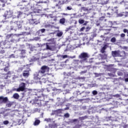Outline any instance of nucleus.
<instances>
[{
	"instance_id": "423d86ee",
	"label": "nucleus",
	"mask_w": 128,
	"mask_h": 128,
	"mask_svg": "<svg viewBox=\"0 0 128 128\" xmlns=\"http://www.w3.org/2000/svg\"><path fill=\"white\" fill-rule=\"evenodd\" d=\"M4 43H5V40L1 41L0 42V54H4L6 52V51L4 50Z\"/></svg>"
},
{
	"instance_id": "c756f323",
	"label": "nucleus",
	"mask_w": 128,
	"mask_h": 128,
	"mask_svg": "<svg viewBox=\"0 0 128 128\" xmlns=\"http://www.w3.org/2000/svg\"><path fill=\"white\" fill-rule=\"evenodd\" d=\"M104 18H106V17L104 16H102V17H100L99 18V20H100L101 22H102V20H104Z\"/></svg>"
},
{
	"instance_id": "37998d69",
	"label": "nucleus",
	"mask_w": 128,
	"mask_h": 128,
	"mask_svg": "<svg viewBox=\"0 0 128 128\" xmlns=\"http://www.w3.org/2000/svg\"><path fill=\"white\" fill-rule=\"evenodd\" d=\"M7 76H8V75H10L12 74V72L10 71H8L6 74Z\"/></svg>"
},
{
	"instance_id": "69168bd1",
	"label": "nucleus",
	"mask_w": 128,
	"mask_h": 128,
	"mask_svg": "<svg viewBox=\"0 0 128 128\" xmlns=\"http://www.w3.org/2000/svg\"><path fill=\"white\" fill-rule=\"evenodd\" d=\"M2 28V25H0V28Z\"/></svg>"
},
{
	"instance_id": "4d7b16f0",
	"label": "nucleus",
	"mask_w": 128,
	"mask_h": 128,
	"mask_svg": "<svg viewBox=\"0 0 128 128\" xmlns=\"http://www.w3.org/2000/svg\"><path fill=\"white\" fill-rule=\"evenodd\" d=\"M57 20L56 18L54 19V22H56Z\"/></svg>"
},
{
	"instance_id": "e2e57ef3",
	"label": "nucleus",
	"mask_w": 128,
	"mask_h": 128,
	"mask_svg": "<svg viewBox=\"0 0 128 128\" xmlns=\"http://www.w3.org/2000/svg\"><path fill=\"white\" fill-rule=\"evenodd\" d=\"M58 110H60V112H62V110L59 109Z\"/></svg>"
},
{
	"instance_id": "cd10ccee",
	"label": "nucleus",
	"mask_w": 128,
	"mask_h": 128,
	"mask_svg": "<svg viewBox=\"0 0 128 128\" xmlns=\"http://www.w3.org/2000/svg\"><path fill=\"white\" fill-rule=\"evenodd\" d=\"M67 10H72V6H68L66 7Z\"/></svg>"
},
{
	"instance_id": "0e129e2a",
	"label": "nucleus",
	"mask_w": 128,
	"mask_h": 128,
	"mask_svg": "<svg viewBox=\"0 0 128 128\" xmlns=\"http://www.w3.org/2000/svg\"><path fill=\"white\" fill-rule=\"evenodd\" d=\"M22 14V12H20V14Z\"/></svg>"
},
{
	"instance_id": "72a5a7b5",
	"label": "nucleus",
	"mask_w": 128,
	"mask_h": 128,
	"mask_svg": "<svg viewBox=\"0 0 128 128\" xmlns=\"http://www.w3.org/2000/svg\"><path fill=\"white\" fill-rule=\"evenodd\" d=\"M81 10H84V12H86V10H88V8H86L85 7H82Z\"/></svg>"
},
{
	"instance_id": "412c9836",
	"label": "nucleus",
	"mask_w": 128,
	"mask_h": 128,
	"mask_svg": "<svg viewBox=\"0 0 128 128\" xmlns=\"http://www.w3.org/2000/svg\"><path fill=\"white\" fill-rule=\"evenodd\" d=\"M30 24H34V19H30L29 20Z\"/></svg>"
},
{
	"instance_id": "f257e3e1",
	"label": "nucleus",
	"mask_w": 128,
	"mask_h": 128,
	"mask_svg": "<svg viewBox=\"0 0 128 128\" xmlns=\"http://www.w3.org/2000/svg\"><path fill=\"white\" fill-rule=\"evenodd\" d=\"M10 30H14V32H16L18 29L20 30V28H22V24H20V22L18 21L14 22V21H11L10 22Z\"/></svg>"
},
{
	"instance_id": "e433bc0d",
	"label": "nucleus",
	"mask_w": 128,
	"mask_h": 128,
	"mask_svg": "<svg viewBox=\"0 0 128 128\" xmlns=\"http://www.w3.org/2000/svg\"><path fill=\"white\" fill-rule=\"evenodd\" d=\"M62 58H68V55L66 54V55H62Z\"/></svg>"
},
{
	"instance_id": "a211bd4d",
	"label": "nucleus",
	"mask_w": 128,
	"mask_h": 128,
	"mask_svg": "<svg viewBox=\"0 0 128 128\" xmlns=\"http://www.w3.org/2000/svg\"><path fill=\"white\" fill-rule=\"evenodd\" d=\"M66 22V18H60V24H64Z\"/></svg>"
},
{
	"instance_id": "6e6552de",
	"label": "nucleus",
	"mask_w": 128,
	"mask_h": 128,
	"mask_svg": "<svg viewBox=\"0 0 128 128\" xmlns=\"http://www.w3.org/2000/svg\"><path fill=\"white\" fill-rule=\"evenodd\" d=\"M112 54L113 58H118L120 56V50L112 51Z\"/></svg>"
},
{
	"instance_id": "338daca9",
	"label": "nucleus",
	"mask_w": 128,
	"mask_h": 128,
	"mask_svg": "<svg viewBox=\"0 0 128 128\" xmlns=\"http://www.w3.org/2000/svg\"><path fill=\"white\" fill-rule=\"evenodd\" d=\"M127 76H128V74H127Z\"/></svg>"
},
{
	"instance_id": "a19ab883",
	"label": "nucleus",
	"mask_w": 128,
	"mask_h": 128,
	"mask_svg": "<svg viewBox=\"0 0 128 128\" xmlns=\"http://www.w3.org/2000/svg\"><path fill=\"white\" fill-rule=\"evenodd\" d=\"M78 119H74L72 120V122H78Z\"/></svg>"
},
{
	"instance_id": "de8ad7c7",
	"label": "nucleus",
	"mask_w": 128,
	"mask_h": 128,
	"mask_svg": "<svg viewBox=\"0 0 128 128\" xmlns=\"http://www.w3.org/2000/svg\"><path fill=\"white\" fill-rule=\"evenodd\" d=\"M62 16H68V14L66 13H62Z\"/></svg>"
},
{
	"instance_id": "052dcab7",
	"label": "nucleus",
	"mask_w": 128,
	"mask_h": 128,
	"mask_svg": "<svg viewBox=\"0 0 128 128\" xmlns=\"http://www.w3.org/2000/svg\"><path fill=\"white\" fill-rule=\"evenodd\" d=\"M84 26H86V23H84Z\"/></svg>"
},
{
	"instance_id": "4468645a",
	"label": "nucleus",
	"mask_w": 128,
	"mask_h": 128,
	"mask_svg": "<svg viewBox=\"0 0 128 128\" xmlns=\"http://www.w3.org/2000/svg\"><path fill=\"white\" fill-rule=\"evenodd\" d=\"M12 106H14V102H8L6 104V106H7V108H11Z\"/></svg>"
},
{
	"instance_id": "aec40b11",
	"label": "nucleus",
	"mask_w": 128,
	"mask_h": 128,
	"mask_svg": "<svg viewBox=\"0 0 128 128\" xmlns=\"http://www.w3.org/2000/svg\"><path fill=\"white\" fill-rule=\"evenodd\" d=\"M40 124V120H36L34 121V126H38V124Z\"/></svg>"
},
{
	"instance_id": "bb28decb",
	"label": "nucleus",
	"mask_w": 128,
	"mask_h": 128,
	"mask_svg": "<svg viewBox=\"0 0 128 128\" xmlns=\"http://www.w3.org/2000/svg\"><path fill=\"white\" fill-rule=\"evenodd\" d=\"M92 94L94 96H96L98 94V91L94 90L92 91Z\"/></svg>"
},
{
	"instance_id": "58836bf2",
	"label": "nucleus",
	"mask_w": 128,
	"mask_h": 128,
	"mask_svg": "<svg viewBox=\"0 0 128 128\" xmlns=\"http://www.w3.org/2000/svg\"><path fill=\"white\" fill-rule=\"evenodd\" d=\"M8 124V120H4V124Z\"/></svg>"
},
{
	"instance_id": "f3484780",
	"label": "nucleus",
	"mask_w": 128,
	"mask_h": 128,
	"mask_svg": "<svg viewBox=\"0 0 128 128\" xmlns=\"http://www.w3.org/2000/svg\"><path fill=\"white\" fill-rule=\"evenodd\" d=\"M13 98H15V100H18V98H20V95H18V93H15L13 95Z\"/></svg>"
},
{
	"instance_id": "864d4df0",
	"label": "nucleus",
	"mask_w": 128,
	"mask_h": 128,
	"mask_svg": "<svg viewBox=\"0 0 128 128\" xmlns=\"http://www.w3.org/2000/svg\"><path fill=\"white\" fill-rule=\"evenodd\" d=\"M75 126H78V128H80V126H82V125H80V124H77Z\"/></svg>"
},
{
	"instance_id": "9b49d317",
	"label": "nucleus",
	"mask_w": 128,
	"mask_h": 128,
	"mask_svg": "<svg viewBox=\"0 0 128 128\" xmlns=\"http://www.w3.org/2000/svg\"><path fill=\"white\" fill-rule=\"evenodd\" d=\"M8 102V97L4 98L2 96H0V104H6Z\"/></svg>"
},
{
	"instance_id": "8fccbe9b",
	"label": "nucleus",
	"mask_w": 128,
	"mask_h": 128,
	"mask_svg": "<svg viewBox=\"0 0 128 128\" xmlns=\"http://www.w3.org/2000/svg\"><path fill=\"white\" fill-rule=\"evenodd\" d=\"M8 76H6V77H4V80H8Z\"/></svg>"
},
{
	"instance_id": "774afa93",
	"label": "nucleus",
	"mask_w": 128,
	"mask_h": 128,
	"mask_svg": "<svg viewBox=\"0 0 128 128\" xmlns=\"http://www.w3.org/2000/svg\"><path fill=\"white\" fill-rule=\"evenodd\" d=\"M49 44H50V43Z\"/></svg>"
},
{
	"instance_id": "c9c22d12",
	"label": "nucleus",
	"mask_w": 128,
	"mask_h": 128,
	"mask_svg": "<svg viewBox=\"0 0 128 128\" xmlns=\"http://www.w3.org/2000/svg\"><path fill=\"white\" fill-rule=\"evenodd\" d=\"M120 36L121 38H124V36H126V34H124V33H122L120 35Z\"/></svg>"
},
{
	"instance_id": "4be33fe9",
	"label": "nucleus",
	"mask_w": 128,
	"mask_h": 128,
	"mask_svg": "<svg viewBox=\"0 0 128 128\" xmlns=\"http://www.w3.org/2000/svg\"><path fill=\"white\" fill-rule=\"evenodd\" d=\"M46 50H52V48L51 47V46H50L48 44H46Z\"/></svg>"
},
{
	"instance_id": "a878e982",
	"label": "nucleus",
	"mask_w": 128,
	"mask_h": 128,
	"mask_svg": "<svg viewBox=\"0 0 128 128\" xmlns=\"http://www.w3.org/2000/svg\"><path fill=\"white\" fill-rule=\"evenodd\" d=\"M111 42H116V38H112L110 40Z\"/></svg>"
},
{
	"instance_id": "b1692460",
	"label": "nucleus",
	"mask_w": 128,
	"mask_h": 128,
	"mask_svg": "<svg viewBox=\"0 0 128 128\" xmlns=\"http://www.w3.org/2000/svg\"><path fill=\"white\" fill-rule=\"evenodd\" d=\"M10 66H7L6 67L4 68V72H8V70H10Z\"/></svg>"
},
{
	"instance_id": "ddd939ff",
	"label": "nucleus",
	"mask_w": 128,
	"mask_h": 128,
	"mask_svg": "<svg viewBox=\"0 0 128 128\" xmlns=\"http://www.w3.org/2000/svg\"><path fill=\"white\" fill-rule=\"evenodd\" d=\"M28 66V64L24 65L23 66L19 68L18 69V72H22L24 70H26Z\"/></svg>"
},
{
	"instance_id": "2f4dec72",
	"label": "nucleus",
	"mask_w": 128,
	"mask_h": 128,
	"mask_svg": "<svg viewBox=\"0 0 128 128\" xmlns=\"http://www.w3.org/2000/svg\"><path fill=\"white\" fill-rule=\"evenodd\" d=\"M64 116L66 118H70V114L68 113H66L64 114Z\"/></svg>"
},
{
	"instance_id": "c85d7f7f",
	"label": "nucleus",
	"mask_w": 128,
	"mask_h": 128,
	"mask_svg": "<svg viewBox=\"0 0 128 128\" xmlns=\"http://www.w3.org/2000/svg\"><path fill=\"white\" fill-rule=\"evenodd\" d=\"M14 34H8L6 36V38H12V36H13Z\"/></svg>"
},
{
	"instance_id": "5701e85b",
	"label": "nucleus",
	"mask_w": 128,
	"mask_h": 128,
	"mask_svg": "<svg viewBox=\"0 0 128 128\" xmlns=\"http://www.w3.org/2000/svg\"><path fill=\"white\" fill-rule=\"evenodd\" d=\"M78 22L80 24H84V20L82 19H79Z\"/></svg>"
},
{
	"instance_id": "393cba45",
	"label": "nucleus",
	"mask_w": 128,
	"mask_h": 128,
	"mask_svg": "<svg viewBox=\"0 0 128 128\" xmlns=\"http://www.w3.org/2000/svg\"><path fill=\"white\" fill-rule=\"evenodd\" d=\"M40 24V20L34 19V24Z\"/></svg>"
},
{
	"instance_id": "ea45409f",
	"label": "nucleus",
	"mask_w": 128,
	"mask_h": 128,
	"mask_svg": "<svg viewBox=\"0 0 128 128\" xmlns=\"http://www.w3.org/2000/svg\"><path fill=\"white\" fill-rule=\"evenodd\" d=\"M118 76H122L123 74H122V72H118Z\"/></svg>"
},
{
	"instance_id": "7ed1b4c3",
	"label": "nucleus",
	"mask_w": 128,
	"mask_h": 128,
	"mask_svg": "<svg viewBox=\"0 0 128 128\" xmlns=\"http://www.w3.org/2000/svg\"><path fill=\"white\" fill-rule=\"evenodd\" d=\"M88 58V54L84 52L81 53L78 56V58H80V60H80L81 62H86Z\"/></svg>"
},
{
	"instance_id": "6e6d98bb",
	"label": "nucleus",
	"mask_w": 128,
	"mask_h": 128,
	"mask_svg": "<svg viewBox=\"0 0 128 128\" xmlns=\"http://www.w3.org/2000/svg\"><path fill=\"white\" fill-rule=\"evenodd\" d=\"M75 62H80V60H74Z\"/></svg>"
},
{
	"instance_id": "dca6fc26",
	"label": "nucleus",
	"mask_w": 128,
	"mask_h": 128,
	"mask_svg": "<svg viewBox=\"0 0 128 128\" xmlns=\"http://www.w3.org/2000/svg\"><path fill=\"white\" fill-rule=\"evenodd\" d=\"M74 28V26H70L69 28H66V32H72L74 30L72 28Z\"/></svg>"
},
{
	"instance_id": "3c124183",
	"label": "nucleus",
	"mask_w": 128,
	"mask_h": 128,
	"mask_svg": "<svg viewBox=\"0 0 128 128\" xmlns=\"http://www.w3.org/2000/svg\"><path fill=\"white\" fill-rule=\"evenodd\" d=\"M124 80H125V82H128V78H125Z\"/></svg>"
},
{
	"instance_id": "49530a36",
	"label": "nucleus",
	"mask_w": 128,
	"mask_h": 128,
	"mask_svg": "<svg viewBox=\"0 0 128 128\" xmlns=\"http://www.w3.org/2000/svg\"><path fill=\"white\" fill-rule=\"evenodd\" d=\"M34 80H40V78L38 76H34Z\"/></svg>"
},
{
	"instance_id": "4c0bfd02",
	"label": "nucleus",
	"mask_w": 128,
	"mask_h": 128,
	"mask_svg": "<svg viewBox=\"0 0 128 128\" xmlns=\"http://www.w3.org/2000/svg\"><path fill=\"white\" fill-rule=\"evenodd\" d=\"M84 30H86V27H82L80 28V32H84Z\"/></svg>"
},
{
	"instance_id": "39448f33",
	"label": "nucleus",
	"mask_w": 128,
	"mask_h": 128,
	"mask_svg": "<svg viewBox=\"0 0 128 128\" xmlns=\"http://www.w3.org/2000/svg\"><path fill=\"white\" fill-rule=\"evenodd\" d=\"M30 66H27L26 70H24L22 72V76L24 78H28L30 76Z\"/></svg>"
},
{
	"instance_id": "13d9d810",
	"label": "nucleus",
	"mask_w": 128,
	"mask_h": 128,
	"mask_svg": "<svg viewBox=\"0 0 128 128\" xmlns=\"http://www.w3.org/2000/svg\"><path fill=\"white\" fill-rule=\"evenodd\" d=\"M4 6H5L4 4H2V6L4 8Z\"/></svg>"
},
{
	"instance_id": "680f3d73",
	"label": "nucleus",
	"mask_w": 128,
	"mask_h": 128,
	"mask_svg": "<svg viewBox=\"0 0 128 128\" xmlns=\"http://www.w3.org/2000/svg\"><path fill=\"white\" fill-rule=\"evenodd\" d=\"M48 27L50 26V24H48Z\"/></svg>"
},
{
	"instance_id": "6ab92c4d",
	"label": "nucleus",
	"mask_w": 128,
	"mask_h": 128,
	"mask_svg": "<svg viewBox=\"0 0 128 128\" xmlns=\"http://www.w3.org/2000/svg\"><path fill=\"white\" fill-rule=\"evenodd\" d=\"M64 74L66 78H68V76H72V73H70V72L68 73L64 72Z\"/></svg>"
},
{
	"instance_id": "bf43d9fd",
	"label": "nucleus",
	"mask_w": 128,
	"mask_h": 128,
	"mask_svg": "<svg viewBox=\"0 0 128 128\" xmlns=\"http://www.w3.org/2000/svg\"><path fill=\"white\" fill-rule=\"evenodd\" d=\"M108 76H112V74L108 73Z\"/></svg>"
},
{
	"instance_id": "a18cd8bd",
	"label": "nucleus",
	"mask_w": 128,
	"mask_h": 128,
	"mask_svg": "<svg viewBox=\"0 0 128 128\" xmlns=\"http://www.w3.org/2000/svg\"><path fill=\"white\" fill-rule=\"evenodd\" d=\"M46 82V80L45 78H42V82Z\"/></svg>"
},
{
	"instance_id": "9d476101",
	"label": "nucleus",
	"mask_w": 128,
	"mask_h": 128,
	"mask_svg": "<svg viewBox=\"0 0 128 128\" xmlns=\"http://www.w3.org/2000/svg\"><path fill=\"white\" fill-rule=\"evenodd\" d=\"M54 2H56V6L60 8V6L64 4V0H54Z\"/></svg>"
},
{
	"instance_id": "603ef678",
	"label": "nucleus",
	"mask_w": 128,
	"mask_h": 128,
	"mask_svg": "<svg viewBox=\"0 0 128 128\" xmlns=\"http://www.w3.org/2000/svg\"><path fill=\"white\" fill-rule=\"evenodd\" d=\"M115 96H116V98H120V94H116Z\"/></svg>"
},
{
	"instance_id": "09e8293b",
	"label": "nucleus",
	"mask_w": 128,
	"mask_h": 128,
	"mask_svg": "<svg viewBox=\"0 0 128 128\" xmlns=\"http://www.w3.org/2000/svg\"><path fill=\"white\" fill-rule=\"evenodd\" d=\"M86 70H84V71L81 72L80 74H86Z\"/></svg>"
},
{
	"instance_id": "20e7f679",
	"label": "nucleus",
	"mask_w": 128,
	"mask_h": 128,
	"mask_svg": "<svg viewBox=\"0 0 128 128\" xmlns=\"http://www.w3.org/2000/svg\"><path fill=\"white\" fill-rule=\"evenodd\" d=\"M26 83L21 82L19 84V88L16 90V92H20L24 91V90H26Z\"/></svg>"
},
{
	"instance_id": "1a4fd4ad",
	"label": "nucleus",
	"mask_w": 128,
	"mask_h": 128,
	"mask_svg": "<svg viewBox=\"0 0 128 128\" xmlns=\"http://www.w3.org/2000/svg\"><path fill=\"white\" fill-rule=\"evenodd\" d=\"M4 18H10L12 16V12L11 10L6 11L4 14Z\"/></svg>"
},
{
	"instance_id": "2eb2a0df",
	"label": "nucleus",
	"mask_w": 128,
	"mask_h": 128,
	"mask_svg": "<svg viewBox=\"0 0 128 128\" xmlns=\"http://www.w3.org/2000/svg\"><path fill=\"white\" fill-rule=\"evenodd\" d=\"M106 45H104V46L102 48L100 52H102V54H104V52H106Z\"/></svg>"
},
{
	"instance_id": "c03bdc74",
	"label": "nucleus",
	"mask_w": 128,
	"mask_h": 128,
	"mask_svg": "<svg viewBox=\"0 0 128 128\" xmlns=\"http://www.w3.org/2000/svg\"><path fill=\"white\" fill-rule=\"evenodd\" d=\"M92 38H96V34H92Z\"/></svg>"
},
{
	"instance_id": "5fc2aeb1",
	"label": "nucleus",
	"mask_w": 128,
	"mask_h": 128,
	"mask_svg": "<svg viewBox=\"0 0 128 128\" xmlns=\"http://www.w3.org/2000/svg\"><path fill=\"white\" fill-rule=\"evenodd\" d=\"M10 42H14V40H11Z\"/></svg>"
},
{
	"instance_id": "79ce46f5",
	"label": "nucleus",
	"mask_w": 128,
	"mask_h": 128,
	"mask_svg": "<svg viewBox=\"0 0 128 128\" xmlns=\"http://www.w3.org/2000/svg\"><path fill=\"white\" fill-rule=\"evenodd\" d=\"M40 32H41L44 33V32H46V29H44V28L41 29Z\"/></svg>"
},
{
	"instance_id": "f704fd0d",
	"label": "nucleus",
	"mask_w": 128,
	"mask_h": 128,
	"mask_svg": "<svg viewBox=\"0 0 128 128\" xmlns=\"http://www.w3.org/2000/svg\"><path fill=\"white\" fill-rule=\"evenodd\" d=\"M26 54V50H21V54Z\"/></svg>"
},
{
	"instance_id": "f8f14e48",
	"label": "nucleus",
	"mask_w": 128,
	"mask_h": 128,
	"mask_svg": "<svg viewBox=\"0 0 128 128\" xmlns=\"http://www.w3.org/2000/svg\"><path fill=\"white\" fill-rule=\"evenodd\" d=\"M10 42L8 40H5V43H4V48H10Z\"/></svg>"
},
{
	"instance_id": "f03ea898",
	"label": "nucleus",
	"mask_w": 128,
	"mask_h": 128,
	"mask_svg": "<svg viewBox=\"0 0 128 128\" xmlns=\"http://www.w3.org/2000/svg\"><path fill=\"white\" fill-rule=\"evenodd\" d=\"M50 72V68L48 66H46V65L43 66L41 67L40 70L38 72V76H44L46 74V72Z\"/></svg>"
},
{
	"instance_id": "7c9ffc66",
	"label": "nucleus",
	"mask_w": 128,
	"mask_h": 128,
	"mask_svg": "<svg viewBox=\"0 0 128 128\" xmlns=\"http://www.w3.org/2000/svg\"><path fill=\"white\" fill-rule=\"evenodd\" d=\"M62 36V32H59L57 33V36Z\"/></svg>"
},
{
	"instance_id": "0eeeda50",
	"label": "nucleus",
	"mask_w": 128,
	"mask_h": 128,
	"mask_svg": "<svg viewBox=\"0 0 128 128\" xmlns=\"http://www.w3.org/2000/svg\"><path fill=\"white\" fill-rule=\"evenodd\" d=\"M44 90H42L39 92H37V94H36V96H37V98H40L42 96H43V98H44V96H46V94H44Z\"/></svg>"
},
{
	"instance_id": "473e14b6",
	"label": "nucleus",
	"mask_w": 128,
	"mask_h": 128,
	"mask_svg": "<svg viewBox=\"0 0 128 128\" xmlns=\"http://www.w3.org/2000/svg\"><path fill=\"white\" fill-rule=\"evenodd\" d=\"M123 32H124V34H128V29H124L123 30Z\"/></svg>"
}]
</instances>
